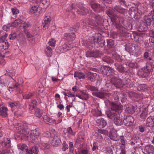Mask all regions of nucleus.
Listing matches in <instances>:
<instances>
[{
	"label": "nucleus",
	"instance_id": "obj_59",
	"mask_svg": "<svg viewBox=\"0 0 154 154\" xmlns=\"http://www.w3.org/2000/svg\"><path fill=\"white\" fill-rule=\"evenodd\" d=\"M105 105L107 107H111V104L112 103V102H111L108 100H106L104 101Z\"/></svg>",
	"mask_w": 154,
	"mask_h": 154
},
{
	"label": "nucleus",
	"instance_id": "obj_57",
	"mask_svg": "<svg viewBox=\"0 0 154 154\" xmlns=\"http://www.w3.org/2000/svg\"><path fill=\"white\" fill-rule=\"evenodd\" d=\"M98 131L99 133L105 135H107L108 134V131L106 130L99 129Z\"/></svg>",
	"mask_w": 154,
	"mask_h": 154
},
{
	"label": "nucleus",
	"instance_id": "obj_11",
	"mask_svg": "<svg viewBox=\"0 0 154 154\" xmlns=\"http://www.w3.org/2000/svg\"><path fill=\"white\" fill-rule=\"evenodd\" d=\"M103 73L108 76L113 75L114 74V70L109 66H105L102 70Z\"/></svg>",
	"mask_w": 154,
	"mask_h": 154
},
{
	"label": "nucleus",
	"instance_id": "obj_13",
	"mask_svg": "<svg viewBox=\"0 0 154 154\" xmlns=\"http://www.w3.org/2000/svg\"><path fill=\"white\" fill-rule=\"evenodd\" d=\"M136 45L134 44L128 43L125 45V49L129 52H131L135 49Z\"/></svg>",
	"mask_w": 154,
	"mask_h": 154
},
{
	"label": "nucleus",
	"instance_id": "obj_58",
	"mask_svg": "<svg viewBox=\"0 0 154 154\" xmlns=\"http://www.w3.org/2000/svg\"><path fill=\"white\" fill-rule=\"evenodd\" d=\"M17 35L15 33H13L10 34L9 36V38L11 40H14L16 37Z\"/></svg>",
	"mask_w": 154,
	"mask_h": 154
},
{
	"label": "nucleus",
	"instance_id": "obj_53",
	"mask_svg": "<svg viewBox=\"0 0 154 154\" xmlns=\"http://www.w3.org/2000/svg\"><path fill=\"white\" fill-rule=\"evenodd\" d=\"M34 95V93H29L28 94H26L23 96V98L24 99H29L30 98Z\"/></svg>",
	"mask_w": 154,
	"mask_h": 154
},
{
	"label": "nucleus",
	"instance_id": "obj_24",
	"mask_svg": "<svg viewBox=\"0 0 154 154\" xmlns=\"http://www.w3.org/2000/svg\"><path fill=\"white\" fill-rule=\"evenodd\" d=\"M51 20V18L50 17H45L44 19V22L42 23V26L44 29L45 27H48V24L49 23Z\"/></svg>",
	"mask_w": 154,
	"mask_h": 154
},
{
	"label": "nucleus",
	"instance_id": "obj_4",
	"mask_svg": "<svg viewBox=\"0 0 154 154\" xmlns=\"http://www.w3.org/2000/svg\"><path fill=\"white\" fill-rule=\"evenodd\" d=\"M123 9H119L114 8V9L110 8L108 9L106 11L107 14L113 20L115 21L116 19V14L115 13L116 11H117L119 13H122L123 11Z\"/></svg>",
	"mask_w": 154,
	"mask_h": 154
},
{
	"label": "nucleus",
	"instance_id": "obj_3",
	"mask_svg": "<svg viewBox=\"0 0 154 154\" xmlns=\"http://www.w3.org/2000/svg\"><path fill=\"white\" fill-rule=\"evenodd\" d=\"M148 63H150V64L147 65L146 67L141 69L138 72V74L141 77L143 78L147 77L149 75L150 72L153 70V69L154 68L153 63L149 62Z\"/></svg>",
	"mask_w": 154,
	"mask_h": 154
},
{
	"label": "nucleus",
	"instance_id": "obj_63",
	"mask_svg": "<svg viewBox=\"0 0 154 154\" xmlns=\"http://www.w3.org/2000/svg\"><path fill=\"white\" fill-rule=\"evenodd\" d=\"M142 151L140 149L137 148L134 151V154H142Z\"/></svg>",
	"mask_w": 154,
	"mask_h": 154
},
{
	"label": "nucleus",
	"instance_id": "obj_7",
	"mask_svg": "<svg viewBox=\"0 0 154 154\" xmlns=\"http://www.w3.org/2000/svg\"><path fill=\"white\" fill-rule=\"evenodd\" d=\"M50 142L54 146H57L61 143L60 136L58 134L53 136V137L50 138Z\"/></svg>",
	"mask_w": 154,
	"mask_h": 154
},
{
	"label": "nucleus",
	"instance_id": "obj_40",
	"mask_svg": "<svg viewBox=\"0 0 154 154\" xmlns=\"http://www.w3.org/2000/svg\"><path fill=\"white\" fill-rule=\"evenodd\" d=\"M107 43V46L108 47L112 48L114 44V41L112 39H108L106 40Z\"/></svg>",
	"mask_w": 154,
	"mask_h": 154
},
{
	"label": "nucleus",
	"instance_id": "obj_8",
	"mask_svg": "<svg viewBox=\"0 0 154 154\" xmlns=\"http://www.w3.org/2000/svg\"><path fill=\"white\" fill-rule=\"evenodd\" d=\"M134 121V118L131 116H126L123 120L124 125L127 126H131L133 125Z\"/></svg>",
	"mask_w": 154,
	"mask_h": 154
},
{
	"label": "nucleus",
	"instance_id": "obj_64",
	"mask_svg": "<svg viewBox=\"0 0 154 154\" xmlns=\"http://www.w3.org/2000/svg\"><path fill=\"white\" fill-rule=\"evenodd\" d=\"M43 135L45 137H48L51 135V133L49 131H46L44 133Z\"/></svg>",
	"mask_w": 154,
	"mask_h": 154
},
{
	"label": "nucleus",
	"instance_id": "obj_28",
	"mask_svg": "<svg viewBox=\"0 0 154 154\" xmlns=\"http://www.w3.org/2000/svg\"><path fill=\"white\" fill-rule=\"evenodd\" d=\"M11 140L8 138H6L4 142H2V145L6 148H9L11 147Z\"/></svg>",
	"mask_w": 154,
	"mask_h": 154
},
{
	"label": "nucleus",
	"instance_id": "obj_61",
	"mask_svg": "<svg viewBox=\"0 0 154 154\" xmlns=\"http://www.w3.org/2000/svg\"><path fill=\"white\" fill-rule=\"evenodd\" d=\"M119 139L121 140V142L122 144L123 145H124L125 144V138L123 136H121L120 137Z\"/></svg>",
	"mask_w": 154,
	"mask_h": 154
},
{
	"label": "nucleus",
	"instance_id": "obj_56",
	"mask_svg": "<svg viewBox=\"0 0 154 154\" xmlns=\"http://www.w3.org/2000/svg\"><path fill=\"white\" fill-rule=\"evenodd\" d=\"M4 42L5 44L3 45L2 46L3 48L5 50L7 49L9 47V45L8 42H7V40Z\"/></svg>",
	"mask_w": 154,
	"mask_h": 154
},
{
	"label": "nucleus",
	"instance_id": "obj_9",
	"mask_svg": "<svg viewBox=\"0 0 154 154\" xmlns=\"http://www.w3.org/2000/svg\"><path fill=\"white\" fill-rule=\"evenodd\" d=\"M92 94L94 96H95L101 99H103L105 98L106 96L109 97L110 95V93L103 91L94 92H92Z\"/></svg>",
	"mask_w": 154,
	"mask_h": 154
},
{
	"label": "nucleus",
	"instance_id": "obj_30",
	"mask_svg": "<svg viewBox=\"0 0 154 154\" xmlns=\"http://www.w3.org/2000/svg\"><path fill=\"white\" fill-rule=\"evenodd\" d=\"M43 113V110L37 108L35 109V115L37 117L40 118L42 116Z\"/></svg>",
	"mask_w": 154,
	"mask_h": 154
},
{
	"label": "nucleus",
	"instance_id": "obj_18",
	"mask_svg": "<svg viewBox=\"0 0 154 154\" xmlns=\"http://www.w3.org/2000/svg\"><path fill=\"white\" fill-rule=\"evenodd\" d=\"M119 112L108 111L106 112L107 116L110 119H114L119 115Z\"/></svg>",
	"mask_w": 154,
	"mask_h": 154
},
{
	"label": "nucleus",
	"instance_id": "obj_5",
	"mask_svg": "<svg viewBox=\"0 0 154 154\" xmlns=\"http://www.w3.org/2000/svg\"><path fill=\"white\" fill-rule=\"evenodd\" d=\"M103 54V53L102 51L99 50H96L94 51H87L86 56L87 57L97 58L99 57Z\"/></svg>",
	"mask_w": 154,
	"mask_h": 154
},
{
	"label": "nucleus",
	"instance_id": "obj_41",
	"mask_svg": "<svg viewBox=\"0 0 154 154\" xmlns=\"http://www.w3.org/2000/svg\"><path fill=\"white\" fill-rule=\"evenodd\" d=\"M38 7L36 5L32 6L30 9L29 12L32 14H33L37 12Z\"/></svg>",
	"mask_w": 154,
	"mask_h": 154
},
{
	"label": "nucleus",
	"instance_id": "obj_45",
	"mask_svg": "<svg viewBox=\"0 0 154 154\" xmlns=\"http://www.w3.org/2000/svg\"><path fill=\"white\" fill-rule=\"evenodd\" d=\"M33 153L38 154V148L37 146H35L32 147L30 149Z\"/></svg>",
	"mask_w": 154,
	"mask_h": 154
},
{
	"label": "nucleus",
	"instance_id": "obj_50",
	"mask_svg": "<svg viewBox=\"0 0 154 154\" xmlns=\"http://www.w3.org/2000/svg\"><path fill=\"white\" fill-rule=\"evenodd\" d=\"M105 42L104 41H100V42H98L97 45H96L95 46L97 48L102 47L105 45Z\"/></svg>",
	"mask_w": 154,
	"mask_h": 154
},
{
	"label": "nucleus",
	"instance_id": "obj_49",
	"mask_svg": "<svg viewBox=\"0 0 154 154\" xmlns=\"http://www.w3.org/2000/svg\"><path fill=\"white\" fill-rule=\"evenodd\" d=\"M94 111L93 113V115L94 116H100L101 115V112L100 111L98 110L97 108L95 110H94Z\"/></svg>",
	"mask_w": 154,
	"mask_h": 154
},
{
	"label": "nucleus",
	"instance_id": "obj_32",
	"mask_svg": "<svg viewBox=\"0 0 154 154\" xmlns=\"http://www.w3.org/2000/svg\"><path fill=\"white\" fill-rule=\"evenodd\" d=\"M73 45H72L70 44H65L63 46V49L64 51H66L70 50L73 47Z\"/></svg>",
	"mask_w": 154,
	"mask_h": 154
},
{
	"label": "nucleus",
	"instance_id": "obj_34",
	"mask_svg": "<svg viewBox=\"0 0 154 154\" xmlns=\"http://www.w3.org/2000/svg\"><path fill=\"white\" fill-rule=\"evenodd\" d=\"M147 88L146 85L140 84L137 86V89L139 91H144L147 90Z\"/></svg>",
	"mask_w": 154,
	"mask_h": 154
},
{
	"label": "nucleus",
	"instance_id": "obj_60",
	"mask_svg": "<svg viewBox=\"0 0 154 154\" xmlns=\"http://www.w3.org/2000/svg\"><path fill=\"white\" fill-rule=\"evenodd\" d=\"M19 85V84L18 83H16L15 84L13 85L12 86H10L8 87V89L10 91V90L9 88H11V89H14L15 88H17Z\"/></svg>",
	"mask_w": 154,
	"mask_h": 154
},
{
	"label": "nucleus",
	"instance_id": "obj_52",
	"mask_svg": "<svg viewBox=\"0 0 154 154\" xmlns=\"http://www.w3.org/2000/svg\"><path fill=\"white\" fill-rule=\"evenodd\" d=\"M118 92L116 91L114 92L113 95L114 99L117 102L119 101V97H118Z\"/></svg>",
	"mask_w": 154,
	"mask_h": 154
},
{
	"label": "nucleus",
	"instance_id": "obj_27",
	"mask_svg": "<svg viewBox=\"0 0 154 154\" xmlns=\"http://www.w3.org/2000/svg\"><path fill=\"white\" fill-rule=\"evenodd\" d=\"M102 59L103 61L108 64L112 63L113 62L112 59L108 56H104Z\"/></svg>",
	"mask_w": 154,
	"mask_h": 154
},
{
	"label": "nucleus",
	"instance_id": "obj_43",
	"mask_svg": "<svg viewBox=\"0 0 154 154\" xmlns=\"http://www.w3.org/2000/svg\"><path fill=\"white\" fill-rule=\"evenodd\" d=\"M36 101L35 100H33L29 105V109L30 110H33L36 106L35 103Z\"/></svg>",
	"mask_w": 154,
	"mask_h": 154
},
{
	"label": "nucleus",
	"instance_id": "obj_2",
	"mask_svg": "<svg viewBox=\"0 0 154 154\" xmlns=\"http://www.w3.org/2000/svg\"><path fill=\"white\" fill-rule=\"evenodd\" d=\"M89 18L86 19L83 21V22L85 24L94 26V21L97 23H101L103 21V18L100 15L95 14L93 12H91L89 15Z\"/></svg>",
	"mask_w": 154,
	"mask_h": 154
},
{
	"label": "nucleus",
	"instance_id": "obj_44",
	"mask_svg": "<svg viewBox=\"0 0 154 154\" xmlns=\"http://www.w3.org/2000/svg\"><path fill=\"white\" fill-rule=\"evenodd\" d=\"M89 4L90 6L94 9L95 11L98 6V5H99V4L95 3L94 2H90Z\"/></svg>",
	"mask_w": 154,
	"mask_h": 154
},
{
	"label": "nucleus",
	"instance_id": "obj_51",
	"mask_svg": "<svg viewBox=\"0 0 154 154\" xmlns=\"http://www.w3.org/2000/svg\"><path fill=\"white\" fill-rule=\"evenodd\" d=\"M42 4L45 6V8H47L49 5V0H43L42 2Z\"/></svg>",
	"mask_w": 154,
	"mask_h": 154
},
{
	"label": "nucleus",
	"instance_id": "obj_37",
	"mask_svg": "<svg viewBox=\"0 0 154 154\" xmlns=\"http://www.w3.org/2000/svg\"><path fill=\"white\" fill-rule=\"evenodd\" d=\"M93 40L94 42L95 45H97V44L100 41H101V36L97 35L95 36V37H93Z\"/></svg>",
	"mask_w": 154,
	"mask_h": 154
},
{
	"label": "nucleus",
	"instance_id": "obj_25",
	"mask_svg": "<svg viewBox=\"0 0 154 154\" xmlns=\"http://www.w3.org/2000/svg\"><path fill=\"white\" fill-rule=\"evenodd\" d=\"M114 123L117 125H121L123 124V122L122 119L117 116L114 119Z\"/></svg>",
	"mask_w": 154,
	"mask_h": 154
},
{
	"label": "nucleus",
	"instance_id": "obj_36",
	"mask_svg": "<svg viewBox=\"0 0 154 154\" xmlns=\"http://www.w3.org/2000/svg\"><path fill=\"white\" fill-rule=\"evenodd\" d=\"M44 121L47 124L51 123L52 120L47 115L44 116L43 117Z\"/></svg>",
	"mask_w": 154,
	"mask_h": 154
},
{
	"label": "nucleus",
	"instance_id": "obj_1",
	"mask_svg": "<svg viewBox=\"0 0 154 154\" xmlns=\"http://www.w3.org/2000/svg\"><path fill=\"white\" fill-rule=\"evenodd\" d=\"M27 129H22L18 132L17 135L22 140H26L29 137L35 140H36L35 138L38 139V137L40 134L38 129H35L29 132L27 131Z\"/></svg>",
	"mask_w": 154,
	"mask_h": 154
},
{
	"label": "nucleus",
	"instance_id": "obj_47",
	"mask_svg": "<svg viewBox=\"0 0 154 154\" xmlns=\"http://www.w3.org/2000/svg\"><path fill=\"white\" fill-rule=\"evenodd\" d=\"M82 99L87 100L89 97V95L88 94L85 92H82Z\"/></svg>",
	"mask_w": 154,
	"mask_h": 154
},
{
	"label": "nucleus",
	"instance_id": "obj_54",
	"mask_svg": "<svg viewBox=\"0 0 154 154\" xmlns=\"http://www.w3.org/2000/svg\"><path fill=\"white\" fill-rule=\"evenodd\" d=\"M56 43V41L53 39H50L48 43V44L49 46H51V47H54L55 46V44Z\"/></svg>",
	"mask_w": 154,
	"mask_h": 154
},
{
	"label": "nucleus",
	"instance_id": "obj_39",
	"mask_svg": "<svg viewBox=\"0 0 154 154\" xmlns=\"http://www.w3.org/2000/svg\"><path fill=\"white\" fill-rule=\"evenodd\" d=\"M93 40L94 42L95 45H97V44L100 41H101V36L97 35L95 36V37H93Z\"/></svg>",
	"mask_w": 154,
	"mask_h": 154
},
{
	"label": "nucleus",
	"instance_id": "obj_16",
	"mask_svg": "<svg viewBox=\"0 0 154 154\" xmlns=\"http://www.w3.org/2000/svg\"><path fill=\"white\" fill-rule=\"evenodd\" d=\"M78 14L81 15H85L88 13V9L83 6H80L76 11Z\"/></svg>",
	"mask_w": 154,
	"mask_h": 154
},
{
	"label": "nucleus",
	"instance_id": "obj_46",
	"mask_svg": "<svg viewBox=\"0 0 154 154\" xmlns=\"http://www.w3.org/2000/svg\"><path fill=\"white\" fill-rule=\"evenodd\" d=\"M129 12H130L131 15H132L134 16H136L137 12V9L134 8H132L129 11Z\"/></svg>",
	"mask_w": 154,
	"mask_h": 154
},
{
	"label": "nucleus",
	"instance_id": "obj_55",
	"mask_svg": "<svg viewBox=\"0 0 154 154\" xmlns=\"http://www.w3.org/2000/svg\"><path fill=\"white\" fill-rule=\"evenodd\" d=\"M103 8L100 4H99V5H98V6L97 7V9H96V10L95 11L100 13L103 11Z\"/></svg>",
	"mask_w": 154,
	"mask_h": 154
},
{
	"label": "nucleus",
	"instance_id": "obj_19",
	"mask_svg": "<svg viewBox=\"0 0 154 154\" xmlns=\"http://www.w3.org/2000/svg\"><path fill=\"white\" fill-rule=\"evenodd\" d=\"M115 69L120 72H124L125 71V67L120 63H115L114 64Z\"/></svg>",
	"mask_w": 154,
	"mask_h": 154
},
{
	"label": "nucleus",
	"instance_id": "obj_12",
	"mask_svg": "<svg viewBox=\"0 0 154 154\" xmlns=\"http://www.w3.org/2000/svg\"><path fill=\"white\" fill-rule=\"evenodd\" d=\"M109 137L111 140L115 141L119 140L120 138V136L118 135L116 131H110Z\"/></svg>",
	"mask_w": 154,
	"mask_h": 154
},
{
	"label": "nucleus",
	"instance_id": "obj_62",
	"mask_svg": "<svg viewBox=\"0 0 154 154\" xmlns=\"http://www.w3.org/2000/svg\"><path fill=\"white\" fill-rule=\"evenodd\" d=\"M6 88V87L5 83L0 84V93L2 92V91H4Z\"/></svg>",
	"mask_w": 154,
	"mask_h": 154
},
{
	"label": "nucleus",
	"instance_id": "obj_48",
	"mask_svg": "<svg viewBox=\"0 0 154 154\" xmlns=\"http://www.w3.org/2000/svg\"><path fill=\"white\" fill-rule=\"evenodd\" d=\"M12 26V24L11 23H9L7 25H4L3 26V29L6 31H8L10 29V27Z\"/></svg>",
	"mask_w": 154,
	"mask_h": 154
},
{
	"label": "nucleus",
	"instance_id": "obj_14",
	"mask_svg": "<svg viewBox=\"0 0 154 154\" xmlns=\"http://www.w3.org/2000/svg\"><path fill=\"white\" fill-rule=\"evenodd\" d=\"M124 86H125V87L131 88H132L134 84L131 80L129 79L125 78L123 80Z\"/></svg>",
	"mask_w": 154,
	"mask_h": 154
},
{
	"label": "nucleus",
	"instance_id": "obj_10",
	"mask_svg": "<svg viewBox=\"0 0 154 154\" xmlns=\"http://www.w3.org/2000/svg\"><path fill=\"white\" fill-rule=\"evenodd\" d=\"M122 106L119 104L112 102L111 106L110 107L112 111L114 112H121L122 109Z\"/></svg>",
	"mask_w": 154,
	"mask_h": 154
},
{
	"label": "nucleus",
	"instance_id": "obj_35",
	"mask_svg": "<svg viewBox=\"0 0 154 154\" xmlns=\"http://www.w3.org/2000/svg\"><path fill=\"white\" fill-rule=\"evenodd\" d=\"M86 88L88 90H89L91 91L96 92L98 91V88L94 86L88 85L86 86Z\"/></svg>",
	"mask_w": 154,
	"mask_h": 154
},
{
	"label": "nucleus",
	"instance_id": "obj_6",
	"mask_svg": "<svg viewBox=\"0 0 154 154\" xmlns=\"http://www.w3.org/2000/svg\"><path fill=\"white\" fill-rule=\"evenodd\" d=\"M112 83L117 88H121L124 86L123 81L115 77H112Z\"/></svg>",
	"mask_w": 154,
	"mask_h": 154
},
{
	"label": "nucleus",
	"instance_id": "obj_23",
	"mask_svg": "<svg viewBox=\"0 0 154 154\" xmlns=\"http://www.w3.org/2000/svg\"><path fill=\"white\" fill-rule=\"evenodd\" d=\"M146 151L149 154H153L154 153V147L152 145L149 144L145 146Z\"/></svg>",
	"mask_w": 154,
	"mask_h": 154
},
{
	"label": "nucleus",
	"instance_id": "obj_38",
	"mask_svg": "<svg viewBox=\"0 0 154 154\" xmlns=\"http://www.w3.org/2000/svg\"><path fill=\"white\" fill-rule=\"evenodd\" d=\"M93 40L94 42L95 45H97V44L100 41H101V36L97 35L95 36V37H93Z\"/></svg>",
	"mask_w": 154,
	"mask_h": 154
},
{
	"label": "nucleus",
	"instance_id": "obj_21",
	"mask_svg": "<svg viewBox=\"0 0 154 154\" xmlns=\"http://www.w3.org/2000/svg\"><path fill=\"white\" fill-rule=\"evenodd\" d=\"M154 118L153 117L149 116L146 119V125L147 127H151L154 126Z\"/></svg>",
	"mask_w": 154,
	"mask_h": 154
},
{
	"label": "nucleus",
	"instance_id": "obj_42",
	"mask_svg": "<svg viewBox=\"0 0 154 154\" xmlns=\"http://www.w3.org/2000/svg\"><path fill=\"white\" fill-rule=\"evenodd\" d=\"M148 115V112L146 110L142 112V113L140 115V117L143 119L144 120L147 116Z\"/></svg>",
	"mask_w": 154,
	"mask_h": 154
},
{
	"label": "nucleus",
	"instance_id": "obj_29",
	"mask_svg": "<svg viewBox=\"0 0 154 154\" xmlns=\"http://www.w3.org/2000/svg\"><path fill=\"white\" fill-rule=\"evenodd\" d=\"M146 23L148 26H149L152 21V17L150 16L146 15L144 18Z\"/></svg>",
	"mask_w": 154,
	"mask_h": 154
},
{
	"label": "nucleus",
	"instance_id": "obj_33",
	"mask_svg": "<svg viewBox=\"0 0 154 154\" xmlns=\"http://www.w3.org/2000/svg\"><path fill=\"white\" fill-rule=\"evenodd\" d=\"M114 149V147L111 146H108L106 148V150L107 154H113V150Z\"/></svg>",
	"mask_w": 154,
	"mask_h": 154
},
{
	"label": "nucleus",
	"instance_id": "obj_15",
	"mask_svg": "<svg viewBox=\"0 0 154 154\" xmlns=\"http://www.w3.org/2000/svg\"><path fill=\"white\" fill-rule=\"evenodd\" d=\"M87 74L88 79L91 82L95 81L98 78V76L97 74L90 72H88Z\"/></svg>",
	"mask_w": 154,
	"mask_h": 154
},
{
	"label": "nucleus",
	"instance_id": "obj_26",
	"mask_svg": "<svg viewBox=\"0 0 154 154\" xmlns=\"http://www.w3.org/2000/svg\"><path fill=\"white\" fill-rule=\"evenodd\" d=\"M7 107L2 106L0 108V115L2 116L6 117L7 116Z\"/></svg>",
	"mask_w": 154,
	"mask_h": 154
},
{
	"label": "nucleus",
	"instance_id": "obj_17",
	"mask_svg": "<svg viewBox=\"0 0 154 154\" xmlns=\"http://www.w3.org/2000/svg\"><path fill=\"white\" fill-rule=\"evenodd\" d=\"M125 111L128 113L132 114L135 112L134 108V106L131 104H127L125 106Z\"/></svg>",
	"mask_w": 154,
	"mask_h": 154
},
{
	"label": "nucleus",
	"instance_id": "obj_31",
	"mask_svg": "<svg viewBox=\"0 0 154 154\" xmlns=\"http://www.w3.org/2000/svg\"><path fill=\"white\" fill-rule=\"evenodd\" d=\"M74 77H78L79 79H84L85 77V75L81 72H75Z\"/></svg>",
	"mask_w": 154,
	"mask_h": 154
},
{
	"label": "nucleus",
	"instance_id": "obj_22",
	"mask_svg": "<svg viewBox=\"0 0 154 154\" xmlns=\"http://www.w3.org/2000/svg\"><path fill=\"white\" fill-rule=\"evenodd\" d=\"M98 125L100 128H103L107 125V122L103 118H100L97 119L96 121Z\"/></svg>",
	"mask_w": 154,
	"mask_h": 154
},
{
	"label": "nucleus",
	"instance_id": "obj_20",
	"mask_svg": "<svg viewBox=\"0 0 154 154\" xmlns=\"http://www.w3.org/2000/svg\"><path fill=\"white\" fill-rule=\"evenodd\" d=\"M64 37H66V38L68 40L73 41L75 39V35L74 33H67L64 34Z\"/></svg>",
	"mask_w": 154,
	"mask_h": 154
}]
</instances>
